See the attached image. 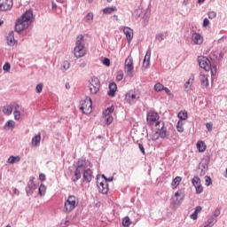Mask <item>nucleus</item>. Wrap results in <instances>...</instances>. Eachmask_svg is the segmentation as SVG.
Here are the masks:
<instances>
[{
  "instance_id": "1",
  "label": "nucleus",
  "mask_w": 227,
  "mask_h": 227,
  "mask_svg": "<svg viewBox=\"0 0 227 227\" xmlns=\"http://www.w3.org/2000/svg\"><path fill=\"white\" fill-rule=\"evenodd\" d=\"M74 175L71 177V181L74 182V184L79 182L81 176H82V182H85L86 184H90V182L93 180V171L91 168H88L86 160L78 159L74 163Z\"/></svg>"
},
{
  "instance_id": "2",
  "label": "nucleus",
  "mask_w": 227,
  "mask_h": 227,
  "mask_svg": "<svg viewBox=\"0 0 227 227\" xmlns=\"http://www.w3.org/2000/svg\"><path fill=\"white\" fill-rule=\"evenodd\" d=\"M31 22H33V11L27 10L16 20V33H21L24 29H27L31 26Z\"/></svg>"
},
{
  "instance_id": "3",
  "label": "nucleus",
  "mask_w": 227,
  "mask_h": 227,
  "mask_svg": "<svg viewBox=\"0 0 227 227\" xmlns=\"http://www.w3.org/2000/svg\"><path fill=\"white\" fill-rule=\"evenodd\" d=\"M78 205H79V199L74 195H69L64 204V212L66 214H70V212H73V210H75Z\"/></svg>"
},
{
  "instance_id": "4",
  "label": "nucleus",
  "mask_w": 227,
  "mask_h": 227,
  "mask_svg": "<svg viewBox=\"0 0 227 227\" xmlns=\"http://www.w3.org/2000/svg\"><path fill=\"white\" fill-rule=\"evenodd\" d=\"M198 63L200 68H203V70H205L206 72H210L211 70V75H215V66L213 67V68H215V71L212 70V64L210 63L208 58L205 56H200L198 57Z\"/></svg>"
},
{
  "instance_id": "5",
  "label": "nucleus",
  "mask_w": 227,
  "mask_h": 227,
  "mask_svg": "<svg viewBox=\"0 0 227 227\" xmlns=\"http://www.w3.org/2000/svg\"><path fill=\"white\" fill-rule=\"evenodd\" d=\"M83 38L84 36L81 35L76 39L74 53L77 59L82 58L86 54V50H84V44H82V43Z\"/></svg>"
},
{
  "instance_id": "6",
  "label": "nucleus",
  "mask_w": 227,
  "mask_h": 227,
  "mask_svg": "<svg viewBox=\"0 0 227 227\" xmlns=\"http://www.w3.org/2000/svg\"><path fill=\"white\" fill-rule=\"evenodd\" d=\"M89 90L91 95H97L98 91H100V80H98V77H90L89 80Z\"/></svg>"
},
{
  "instance_id": "7",
  "label": "nucleus",
  "mask_w": 227,
  "mask_h": 227,
  "mask_svg": "<svg viewBox=\"0 0 227 227\" xmlns=\"http://www.w3.org/2000/svg\"><path fill=\"white\" fill-rule=\"evenodd\" d=\"M93 102L90 98H86V99L82 100L80 102V110L83 114H90L92 111Z\"/></svg>"
},
{
  "instance_id": "8",
  "label": "nucleus",
  "mask_w": 227,
  "mask_h": 227,
  "mask_svg": "<svg viewBox=\"0 0 227 227\" xmlns=\"http://www.w3.org/2000/svg\"><path fill=\"white\" fill-rule=\"evenodd\" d=\"M97 186L101 194H107L109 192V184L98 177L97 178Z\"/></svg>"
},
{
  "instance_id": "9",
  "label": "nucleus",
  "mask_w": 227,
  "mask_h": 227,
  "mask_svg": "<svg viewBox=\"0 0 227 227\" xmlns=\"http://www.w3.org/2000/svg\"><path fill=\"white\" fill-rule=\"evenodd\" d=\"M35 190H36V184H35V177L31 176L26 187L27 196H33V192H35Z\"/></svg>"
},
{
  "instance_id": "10",
  "label": "nucleus",
  "mask_w": 227,
  "mask_h": 227,
  "mask_svg": "<svg viewBox=\"0 0 227 227\" xmlns=\"http://www.w3.org/2000/svg\"><path fill=\"white\" fill-rule=\"evenodd\" d=\"M125 70L129 75V77H132V70H134V59H132V56H128V58L125 60Z\"/></svg>"
},
{
  "instance_id": "11",
  "label": "nucleus",
  "mask_w": 227,
  "mask_h": 227,
  "mask_svg": "<svg viewBox=\"0 0 227 227\" xmlns=\"http://www.w3.org/2000/svg\"><path fill=\"white\" fill-rule=\"evenodd\" d=\"M125 100L128 104H136L137 102V95L133 90H130L126 93Z\"/></svg>"
},
{
  "instance_id": "12",
  "label": "nucleus",
  "mask_w": 227,
  "mask_h": 227,
  "mask_svg": "<svg viewBox=\"0 0 227 227\" xmlns=\"http://www.w3.org/2000/svg\"><path fill=\"white\" fill-rule=\"evenodd\" d=\"M12 8H13V0H4L0 3L1 12H8V10H12Z\"/></svg>"
},
{
  "instance_id": "13",
  "label": "nucleus",
  "mask_w": 227,
  "mask_h": 227,
  "mask_svg": "<svg viewBox=\"0 0 227 227\" xmlns=\"http://www.w3.org/2000/svg\"><path fill=\"white\" fill-rule=\"evenodd\" d=\"M147 122L150 123V125H153L155 121H158L159 120V114L153 111H151L147 113V117H146Z\"/></svg>"
},
{
  "instance_id": "14",
  "label": "nucleus",
  "mask_w": 227,
  "mask_h": 227,
  "mask_svg": "<svg viewBox=\"0 0 227 227\" xmlns=\"http://www.w3.org/2000/svg\"><path fill=\"white\" fill-rule=\"evenodd\" d=\"M175 198L176 199H172V204L180 205L182 203V200H184V190H178L175 193Z\"/></svg>"
},
{
  "instance_id": "15",
  "label": "nucleus",
  "mask_w": 227,
  "mask_h": 227,
  "mask_svg": "<svg viewBox=\"0 0 227 227\" xmlns=\"http://www.w3.org/2000/svg\"><path fill=\"white\" fill-rule=\"evenodd\" d=\"M123 33L128 40V43H130L134 38V30L129 27H124Z\"/></svg>"
},
{
  "instance_id": "16",
  "label": "nucleus",
  "mask_w": 227,
  "mask_h": 227,
  "mask_svg": "<svg viewBox=\"0 0 227 227\" xmlns=\"http://www.w3.org/2000/svg\"><path fill=\"white\" fill-rule=\"evenodd\" d=\"M150 58H152V50L148 49L144 58L142 67L146 70L150 67Z\"/></svg>"
},
{
  "instance_id": "17",
  "label": "nucleus",
  "mask_w": 227,
  "mask_h": 227,
  "mask_svg": "<svg viewBox=\"0 0 227 227\" xmlns=\"http://www.w3.org/2000/svg\"><path fill=\"white\" fill-rule=\"evenodd\" d=\"M192 40L195 45H201L203 43V36L199 33H193L192 35Z\"/></svg>"
},
{
  "instance_id": "18",
  "label": "nucleus",
  "mask_w": 227,
  "mask_h": 227,
  "mask_svg": "<svg viewBox=\"0 0 227 227\" xmlns=\"http://www.w3.org/2000/svg\"><path fill=\"white\" fill-rule=\"evenodd\" d=\"M199 169H200V176H203L207 174V171H208V161H202L199 165Z\"/></svg>"
},
{
  "instance_id": "19",
  "label": "nucleus",
  "mask_w": 227,
  "mask_h": 227,
  "mask_svg": "<svg viewBox=\"0 0 227 227\" xmlns=\"http://www.w3.org/2000/svg\"><path fill=\"white\" fill-rule=\"evenodd\" d=\"M108 88H109V91L107 92V95L109 97H116V91L118 90V86L114 82H111Z\"/></svg>"
},
{
  "instance_id": "20",
  "label": "nucleus",
  "mask_w": 227,
  "mask_h": 227,
  "mask_svg": "<svg viewBox=\"0 0 227 227\" xmlns=\"http://www.w3.org/2000/svg\"><path fill=\"white\" fill-rule=\"evenodd\" d=\"M7 40V44L10 45V47L15 45L17 43L15 41V33L13 31H11L6 38Z\"/></svg>"
},
{
  "instance_id": "21",
  "label": "nucleus",
  "mask_w": 227,
  "mask_h": 227,
  "mask_svg": "<svg viewBox=\"0 0 227 227\" xmlns=\"http://www.w3.org/2000/svg\"><path fill=\"white\" fill-rule=\"evenodd\" d=\"M200 83L202 88L208 86V76L207 74H200Z\"/></svg>"
},
{
  "instance_id": "22",
  "label": "nucleus",
  "mask_w": 227,
  "mask_h": 227,
  "mask_svg": "<svg viewBox=\"0 0 227 227\" xmlns=\"http://www.w3.org/2000/svg\"><path fill=\"white\" fill-rule=\"evenodd\" d=\"M156 134L161 138V139H168V129L164 128L163 129H160L159 131H156Z\"/></svg>"
},
{
  "instance_id": "23",
  "label": "nucleus",
  "mask_w": 227,
  "mask_h": 227,
  "mask_svg": "<svg viewBox=\"0 0 227 227\" xmlns=\"http://www.w3.org/2000/svg\"><path fill=\"white\" fill-rule=\"evenodd\" d=\"M7 162L8 164H17L20 162V156H10Z\"/></svg>"
},
{
  "instance_id": "24",
  "label": "nucleus",
  "mask_w": 227,
  "mask_h": 227,
  "mask_svg": "<svg viewBox=\"0 0 227 227\" xmlns=\"http://www.w3.org/2000/svg\"><path fill=\"white\" fill-rule=\"evenodd\" d=\"M180 182H182L181 176H176L171 183L172 189H176L180 185Z\"/></svg>"
},
{
  "instance_id": "25",
  "label": "nucleus",
  "mask_w": 227,
  "mask_h": 227,
  "mask_svg": "<svg viewBox=\"0 0 227 227\" xmlns=\"http://www.w3.org/2000/svg\"><path fill=\"white\" fill-rule=\"evenodd\" d=\"M3 113L4 114H5V116H10V114H12V113H13V107H12V106H5L3 107Z\"/></svg>"
},
{
  "instance_id": "26",
  "label": "nucleus",
  "mask_w": 227,
  "mask_h": 227,
  "mask_svg": "<svg viewBox=\"0 0 227 227\" xmlns=\"http://www.w3.org/2000/svg\"><path fill=\"white\" fill-rule=\"evenodd\" d=\"M116 10H118L116 6L106 7L105 9H103V13H105V15H111V13H114Z\"/></svg>"
},
{
  "instance_id": "27",
  "label": "nucleus",
  "mask_w": 227,
  "mask_h": 227,
  "mask_svg": "<svg viewBox=\"0 0 227 227\" xmlns=\"http://www.w3.org/2000/svg\"><path fill=\"white\" fill-rule=\"evenodd\" d=\"M215 223H217V218L210 215L207 219V224H206L205 227H213Z\"/></svg>"
},
{
  "instance_id": "28",
  "label": "nucleus",
  "mask_w": 227,
  "mask_h": 227,
  "mask_svg": "<svg viewBox=\"0 0 227 227\" xmlns=\"http://www.w3.org/2000/svg\"><path fill=\"white\" fill-rule=\"evenodd\" d=\"M40 141H42V137L40 136V134L35 136L32 138V145H33V146H38L40 145Z\"/></svg>"
},
{
  "instance_id": "29",
  "label": "nucleus",
  "mask_w": 227,
  "mask_h": 227,
  "mask_svg": "<svg viewBox=\"0 0 227 227\" xmlns=\"http://www.w3.org/2000/svg\"><path fill=\"white\" fill-rule=\"evenodd\" d=\"M8 129H15V121L9 120L4 126V130H6Z\"/></svg>"
},
{
  "instance_id": "30",
  "label": "nucleus",
  "mask_w": 227,
  "mask_h": 227,
  "mask_svg": "<svg viewBox=\"0 0 227 227\" xmlns=\"http://www.w3.org/2000/svg\"><path fill=\"white\" fill-rule=\"evenodd\" d=\"M177 116L180 120L179 121H184L187 120V118H189V116L187 115V111L179 112Z\"/></svg>"
},
{
  "instance_id": "31",
  "label": "nucleus",
  "mask_w": 227,
  "mask_h": 227,
  "mask_svg": "<svg viewBox=\"0 0 227 227\" xmlns=\"http://www.w3.org/2000/svg\"><path fill=\"white\" fill-rule=\"evenodd\" d=\"M114 113V106L107 107L104 112L103 114L104 116H111Z\"/></svg>"
},
{
  "instance_id": "32",
  "label": "nucleus",
  "mask_w": 227,
  "mask_h": 227,
  "mask_svg": "<svg viewBox=\"0 0 227 227\" xmlns=\"http://www.w3.org/2000/svg\"><path fill=\"white\" fill-rule=\"evenodd\" d=\"M156 132H159V130H162L163 129H166L164 127V121H158L155 123Z\"/></svg>"
},
{
  "instance_id": "33",
  "label": "nucleus",
  "mask_w": 227,
  "mask_h": 227,
  "mask_svg": "<svg viewBox=\"0 0 227 227\" xmlns=\"http://www.w3.org/2000/svg\"><path fill=\"white\" fill-rule=\"evenodd\" d=\"M192 184L194 187L201 185V179H200L198 176H194L193 178L192 179Z\"/></svg>"
},
{
  "instance_id": "34",
  "label": "nucleus",
  "mask_w": 227,
  "mask_h": 227,
  "mask_svg": "<svg viewBox=\"0 0 227 227\" xmlns=\"http://www.w3.org/2000/svg\"><path fill=\"white\" fill-rule=\"evenodd\" d=\"M18 107H19V105H16L15 106V110L13 112L14 120H16V121L20 120V111L17 110Z\"/></svg>"
},
{
  "instance_id": "35",
  "label": "nucleus",
  "mask_w": 227,
  "mask_h": 227,
  "mask_svg": "<svg viewBox=\"0 0 227 227\" xmlns=\"http://www.w3.org/2000/svg\"><path fill=\"white\" fill-rule=\"evenodd\" d=\"M39 196H43L45 194V192H47V187H45L44 184H41L39 186Z\"/></svg>"
},
{
  "instance_id": "36",
  "label": "nucleus",
  "mask_w": 227,
  "mask_h": 227,
  "mask_svg": "<svg viewBox=\"0 0 227 227\" xmlns=\"http://www.w3.org/2000/svg\"><path fill=\"white\" fill-rule=\"evenodd\" d=\"M176 127L177 132H184V122H182V121H178Z\"/></svg>"
},
{
  "instance_id": "37",
  "label": "nucleus",
  "mask_w": 227,
  "mask_h": 227,
  "mask_svg": "<svg viewBox=\"0 0 227 227\" xmlns=\"http://www.w3.org/2000/svg\"><path fill=\"white\" fill-rule=\"evenodd\" d=\"M164 88H165L164 85L160 82H158L154 85L155 91H159V92L164 91Z\"/></svg>"
},
{
  "instance_id": "38",
  "label": "nucleus",
  "mask_w": 227,
  "mask_h": 227,
  "mask_svg": "<svg viewBox=\"0 0 227 227\" xmlns=\"http://www.w3.org/2000/svg\"><path fill=\"white\" fill-rule=\"evenodd\" d=\"M122 226L124 227H129L130 226V218L129 216H126L122 220Z\"/></svg>"
},
{
  "instance_id": "39",
  "label": "nucleus",
  "mask_w": 227,
  "mask_h": 227,
  "mask_svg": "<svg viewBox=\"0 0 227 227\" xmlns=\"http://www.w3.org/2000/svg\"><path fill=\"white\" fill-rule=\"evenodd\" d=\"M62 67H63V72H67V70H68V68H70V62L68 60H65L62 63Z\"/></svg>"
},
{
  "instance_id": "40",
  "label": "nucleus",
  "mask_w": 227,
  "mask_h": 227,
  "mask_svg": "<svg viewBox=\"0 0 227 227\" xmlns=\"http://www.w3.org/2000/svg\"><path fill=\"white\" fill-rule=\"evenodd\" d=\"M155 40H157V42H159V43H160V42H162V40H164V34L160 33V34L156 35Z\"/></svg>"
},
{
  "instance_id": "41",
  "label": "nucleus",
  "mask_w": 227,
  "mask_h": 227,
  "mask_svg": "<svg viewBox=\"0 0 227 227\" xmlns=\"http://www.w3.org/2000/svg\"><path fill=\"white\" fill-rule=\"evenodd\" d=\"M196 194H201L203 192V186L201 184H199L195 186Z\"/></svg>"
},
{
  "instance_id": "42",
  "label": "nucleus",
  "mask_w": 227,
  "mask_h": 227,
  "mask_svg": "<svg viewBox=\"0 0 227 227\" xmlns=\"http://www.w3.org/2000/svg\"><path fill=\"white\" fill-rule=\"evenodd\" d=\"M208 19H215V17H217V12L211 11L207 13Z\"/></svg>"
},
{
  "instance_id": "43",
  "label": "nucleus",
  "mask_w": 227,
  "mask_h": 227,
  "mask_svg": "<svg viewBox=\"0 0 227 227\" xmlns=\"http://www.w3.org/2000/svg\"><path fill=\"white\" fill-rule=\"evenodd\" d=\"M205 182H206L207 187H208L209 185H212V178H210V176H206Z\"/></svg>"
},
{
  "instance_id": "44",
  "label": "nucleus",
  "mask_w": 227,
  "mask_h": 227,
  "mask_svg": "<svg viewBox=\"0 0 227 227\" xmlns=\"http://www.w3.org/2000/svg\"><path fill=\"white\" fill-rule=\"evenodd\" d=\"M102 63L103 65H105V67H111V59H109L108 58H105Z\"/></svg>"
},
{
  "instance_id": "45",
  "label": "nucleus",
  "mask_w": 227,
  "mask_h": 227,
  "mask_svg": "<svg viewBox=\"0 0 227 227\" xmlns=\"http://www.w3.org/2000/svg\"><path fill=\"white\" fill-rule=\"evenodd\" d=\"M106 124L111 125L113 123V116L112 115H106L105 116Z\"/></svg>"
},
{
  "instance_id": "46",
  "label": "nucleus",
  "mask_w": 227,
  "mask_h": 227,
  "mask_svg": "<svg viewBox=\"0 0 227 227\" xmlns=\"http://www.w3.org/2000/svg\"><path fill=\"white\" fill-rule=\"evenodd\" d=\"M12 68V66H10V63L6 62L4 67H3V70L4 72H10V69Z\"/></svg>"
},
{
  "instance_id": "47",
  "label": "nucleus",
  "mask_w": 227,
  "mask_h": 227,
  "mask_svg": "<svg viewBox=\"0 0 227 227\" xmlns=\"http://www.w3.org/2000/svg\"><path fill=\"white\" fill-rule=\"evenodd\" d=\"M219 215H221V210L217 208L214 211L213 215H211V216L215 217V219H217Z\"/></svg>"
},
{
  "instance_id": "48",
  "label": "nucleus",
  "mask_w": 227,
  "mask_h": 227,
  "mask_svg": "<svg viewBox=\"0 0 227 227\" xmlns=\"http://www.w3.org/2000/svg\"><path fill=\"white\" fill-rule=\"evenodd\" d=\"M42 90H43V83L37 84L35 88L36 93H42Z\"/></svg>"
},
{
  "instance_id": "49",
  "label": "nucleus",
  "mask_w": 227,
  "mask_h": 227,
  "mask_svg": "<svg viewBox=\"0 0 227 227\" xmlns=\"http://www.w3.org/2000/svg\"><path fill=\"white\" fill-rule=\"evenodd\" d=\"M101 180H103V182H106V184H107V182H113L114 177L112 176V177L106 178L105 175H102Z\"/></svg>"
},
{
  "instance_id": "50",
  "label": "nucleus",
  "mask_w": 227,
  "mask_h": 227,
  "mask_svg": "<svg viewBox=\"0 0 227 227\" xmlns=\"http://www.w3.org/2000/svg\"><path fill=\"white\" fill-rule=\"evenodd\" d=\"M203 27H208V26H210V20H208V19L205 18L203 20V24H202Z\"/></svg>"
},
{
  "instance_id": "51",
  "label": "nucleus",
  "mask_w": 227,
  "mask_h": 227,
  "mask_svg": "<svg viewBox=\"0 0 227 227\" xmlns=\"http://www.w3.org/2000/svg\"><path fill=\"white\" fill-rule=\"evenodd\" d=\"M163 91H165V93H167L168 97H171V98H173L174 97L173 93H171V90H169V89H168L167 87H164Z\"/></svg>"
},
{
  "instance_id": "52",
  "label": "nucleus",
  "mask_w": 227,
  "mask_h": 227,
  "mask_svg": "<svg viewBox=\"0 0 227 227\" xmlns=\"http://www.w3.org/2000/svg\"><path fill=\"white\" fill-rule=\"evenodd\" d=\"M139 150L143 155H146V152L145 151V146L142 144H138Z\"/></svg>"
},
{
  "instance_id": "53",
  "label": "nucleus",
  "mask_w": 227,
  "mask_h": 227,
  "mask_svg": "<svg viewBox=\"0 0 227 227\" xmlns=\"http://www.w3.org/2000/svg\"><path fill=\"white\" fill-rule=\"evenodd\" d=\"M212 127H213L212 122L206 123V129L208 130V132H212Z\"/></svg>"
},
{
  "instance_id": "54",
  "label": "nucleus",
  "mask_w": 227,
  "mask_h": 227,
  "mask_svg": "<svg viewBox=\"0 0 227 227\" xmlns=\"http://www.w3.org/2000/svg\"><path fill=\"white\" fill-rule=\"evenodd\" d=\"M116 80L117 81H122L123 80V73L121 71L118 73V74L116 76Z\"/></svg>"
},
{
  "instance_id": "55",
  "label": "nucleus",
  "mask_w": 227,
  "mask_h": 227,
  "mask_svg": "<svg viewBox=\"0 0 227 227\" xmlns=\"http://www.w3.org/2000/svg\"><path fill=\"white\" fill-rule=\"evenodd\" d=\"M192 81H194V78L192 79H189L185 83H184V88H189L191 86V83L192 82Z\"/></svg>"
},
{
  "instance_id": "56",
  "label": "nucleus",
  "mask_w": 227,
  "mask_h": 227,
  "mask_svg": "<svg viewBox=\"0 0 227 227\" xmlns=\"http://www.w3.org/2000/svg\"><path fill=\"white\" fill-rule=\"evenodd\" d=\"M86 19H87V20H93V12H89L86 15Z\"/></svg>"
},
{
  "instance_id": "57",
  "label": "nucleus",
  "mask_w": 227,
  "mask_h": 227,
  "mask_svg": "<svg viewBox=\"0 0 227 227\" xmlns=\"http://www.w3.org/2000/svg\"><path fill=\"white\" fill-rule=\"evenodd\" d=\"M203 209V207H201V206H197L195 207V214H200V212H201V210Z\"/></svg>"
},
{
  "instance_id": "58",
  "label": "nucleus",
  "mask_w": 227,
  "mask_h": 227,
  "mask_svg": "<svg viewBox=\"0 0 227 227\" xmlns=\"http://www.w3.org/2000/svg\"><path fill=\"white\" fill-rule=\"evenodd\" d=\"M190 217L191 219H193V221H196V219H198V214L193 212V214H192Z\"/></svg>"
},
{
  "instance_id": "59",
  "label": "nucleus",
  "mask_w": 227,
  "mask_h": 227,
  "mask_svg": "<svg viewBox=\"0 0 227 227\" xmlns=\"http://www.w3.org/2000/svg\"><path fill=\"white\" fill-rule=\"evenodd\" d=\"M200 145H201L200 144V142H198L197 143V148H198L199 152H205V147L201 148Z\"/></svg>"
},
{
  "instance_id": "60",
  "label": "nucleus",
  "mask_w": 227,
  "mask_h": 227,
  "mask_svg": "<svg viewBox=\"0 0 227 227\" xmlns=\"http://www.w3.org/2000/svg\"><path fill=\"white\" fill-rule=\"evenodd\" d=\"M39 179L41 180V182H45V176H44V174H40L39 175Z\"/></svg>"
},
{
  "instance_id": "61",
  "label": "nucleus",
  "mask_w": 227,
  "mask_h": 227,
  "mask_svg": "<svg viewBox=\"0 0 227 227\" xmlns=\"http://www.w3.org/2000/svg\"><path fill=\"white\" fill-rule=\"evenodd\" d=\"M86 67V62H82L80 64V68H85Z\"/></svg>"
},
{
  "instance_id": "62",
  "label": "nucleus",
  "mask_w": 227,
  "mask_h": 227,
  "mask_svg": "<svg viewBox=\"0 0 227 227\" xmlns=\"http://www.w3.org/2000/svg\"><path fill=\"white\" fill-rule=\"evenodd\" d=\"M13 192L19 196L20 192L17 188H13Z\"/></svg>"
},
{
  "instance_id": "63",
  "label": "nucleus",
  "mask_w": 227,
  "mask_h": 227,
  "mask_svg": "<svg viewBox=\"0 0 227 227\" xmlns=\"http://www.w3.org/2000/svg\"><path fill=\"white\" fill-rule=\"evenodd\" d=\"M187 4H189V0H184L183 5L187 6Z\"/></svg>"
},
{
  "instance_id": "64",
  "label": "nucleus",
  "mask_w": 227,
  "mask_h": 227,
  "mask_svg": "<svg viewBox=\"0 0 227 227\" xmlns=\"http://www.w3.org/2000/svg\"><path fill=\"white\" fill-rule=\"evenodd\" d=\"M144 20H145V22H148L149 17L148 16H144Z\"/></svg>"
}]
</instances>
